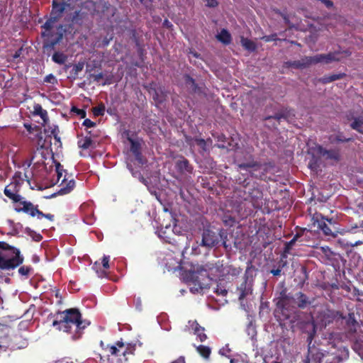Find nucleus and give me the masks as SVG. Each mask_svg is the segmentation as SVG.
Returning a JSON list of instances; mask_svg holds the SVG:
<instances>
[{
  "instance_id": "f257e3e1",
  "label": "nucleus",
  "mask_w": 363,
  "mask_h": 363,
  "mask_svg": "<svg viewBox=\"0 0 363 363\" xmlns=\"http://www.w3.org/2000/svg\"><path fill=\"white\" fill-rule=\"evenodd\" d=\"M293 294L288 293L286 288H283L276 298V306L279 311L283 320H287L291 328L296 327L304 333L309 334L311 341L315 334V325L312 317L308 313L291 308Z\"/></svg>"
},
{
  "instance_id": "f03ea898",
  "label": "nucleus",
  "mask_w": 363,
  "mask_h": 363,
  "mask_svg": "<svg viewBox=\"0 0 363 363\" xmlns=\"http://www.w3.org/2000/svg\"><path fill=\"white\" fill-rule=\"evenodd\" d=\"M240 186L235 191L236 207L240 217L245 218L253 213L254 209H261L263 206V192L256 182L244 179L239 182Z\"/></svg>"
},
{
  "instance_id": "7ed1b4c3",
  "label": "nucleus",
  "mask_w": 363,
  "mask_h": 363,
  "mask_svg": "<svg viewBox=\"0 0 363 363\" xmlns=\"http://www.w3.org/2000/svg\"><path fill=\"white\" fill-rule=\"evenodd\" d=\"M190 280L201 289L206 288L208 284L207 281L213 279V277L223 275V266L219 261L207 262L202 265L193 266L189 272Z\"/></svg>"
},
{
  "instance_id": "20e7f679",
  "label": "nucleus",
  "mask_w": 363,
  "mask_h": 363,
  "mask_svg": "<svg viewBox=\"0 0 363 363\" xmlns=\"http://www.w3.org/2000/svg\"><path fill=\"white\" fill-rule=\"evenodd\" d=\"M89 325V322L82 319V314L77 308H69L58 311L56 319L52 321L54 327L59 325V330L70 333L72 326L79 333Z\"/></svg>"
},
{
  "instance_id": "39448f33",
  "label": "nucleus",
  "mask_w": 363,
  "mask_h": 363,
  "mask_svg": "<svg viewBox=\"0 0 363 363\" xmlns=\"http://www.w3.org/2000/svg\"><path fill=\"white\" fill-rule=\"evenodd\" d=\"M20 191L21 184L17 181H14L5 186L4 193L12 201L14 211L17 213H23L26 203H30V201L26 200L20 194Z\"/></svg>"
},
{
  "instance_id": "423d86ee",
  "label": "nucleus",
  "mask_w": 363,
  "mask_h": 363,
  "mask_svg": "<svg viewBox=\"0 0 363 363\" xmlns=\"http://www.w3.org/2000/svg\"><path fill=\"white\" fill-rule=\"evenodd\" d=\"M111 7V4L104 0H84L81 2L80 9L88 16L102 17Z\"/></svg>"
},
{
  "instance_id": "0eeeda50",
  "label": "nucleus",
  "mask_w": 363,
  "mask_h": 363,
  "mask_svg": "<svg viewBox=\"0 0 363 363\" xmlns=\"http://www.w3.org/2000/svg\"><path fill=\"white\" fill-rule=\"evenodd\" d=\"M315 298L310 297L302 291L296 292L293 294L291 308H295L296 310H304L310 307H314L313 303Z\"/></svg>"
},
{
  "instance_id": "6e6552de",
  "label": "nucleus",
  "mask_w": 363,
  "mask_h": 363,
  "mask_svg": "<svg viewBox=\"0 0 363 363\" xmlns=\"http://www.w3.org/2000/svg\"><path fill=\"white\" fill-rule=\"evenodd\" d=\"M345 55L346 57L351 55V52L349 50L343 51H335L330 52L328 54H319L314 56H311L313 64H318L323 62L325 64H329L333 62H339L342 57L341 55Z\"/></svg>"
},
{
  "instance_id": "1a4fd4ad",
  "label": "nucleus",
  "mask_w": 363,
  "mask_h": 363,
  "mask_svg": "<svg viewBox=\"0 0 363 363\" xmlns=\"http://www.w3.org/2000/svg\"><path fill=\"white\" fill-rule=\"evenodd\" d=\"M9 250L11 251L15 256L10 259H6L4 257L0 255V269L1 270L15 269L23 262V257L21 255L18 249L13 247V249H9Z\"/></svg>"
},
{
  "instance_id": "9d476101",
  "label": "nucleus",
  "mask_w": 363,
  "mask_h": 363,
  "mask_svg": "<svg viewBox=\"0 0 363 363\" xmlns=\"http://www.w3.org/2000/svg\"><path fill=\"white\" fill-rule=\"evenodd\" d=\"M308 334L307 342H308V354L304 359V363H323L324 362L325 353L322 352L314 345L311 346L312 341H310L309 334ZM313 338L311 340H313Z\"/></svg>"
},
{
  "instance_id": "9b49d317",
  "label": "nucleus",
  "mask_w": 363,
  "mask_h": 363,
  "mask_svg": "<svg viewBox=\"0 0 363 363\" xmlns=\"http://www.w3.org/2000/svg\"><path fill=\"white\" fill-rule=\"evenodd\" d=\"M348 357V350L345 348H339L334 352H325L324 363H340L344 359Z\"/></svg>"
},
{
  "instance_id": "f8f14e48",
  "label": "nucleus",
  "mask_w": 363,
  "mask_h": 363,
  "mask_svg": "<svg viewBox=\"0 0 363 363\" xmlns=\"http://www.w3.org/2000/svg\"><path fill=\"white\" fill-rule=\"evenodd\" d=\"M223 237V233H216L211 230H204L202 235L201 245L207 247L217 245Z\"/></svg>"
},
{
  "instance_id": "ddd939ff",
  "label": "nucleus",
  "mask_w": 363,
  "mask_h": 363,
  "mask_svg": "<svg viewBox=\"0 0 363 363\" xmlns=\"http://www.w3.org/2000/svg\"><path fill=\"white\" fill-rule=\"evenodd\" d=\"M312 220L313 225H317V227L323 231L325 235L335 237L336 234L330 226L325 223V216L321 213H315L313 215Z\"/></svg>"
},
{
  "instance_id": "4468645a",
  "label": "nucleus",
  "mask_w": 363,
  "mask_h": 363,
  "mask_svg": "<svg viewBox=\"0 0 363 363\" xmlns=\"http://www.w3.org/2000/svg\"><path fill=\"white\" fill-rule=\"evenodd\" d=\"M23 213L29 215L31 217L37 216L38 219L45 218L49 220L52 221L54 220V216L50 213H44L38 209V205H34L33 203H26L23 208Z\"/></svg>"
},
{
  "instance_id": "2eb2a0df",
  "label": "nucleus",
  "mask_w": 363,
  "mask_h": 363,
  "mask_svg": "<svg viewBox=\"0 0 363 363\" xmlns=\"http://www.w3.org/2000/svg\"><path fill=\"white\" fill-rule=\"evenodd\" d=\"M316 152L326 160H331L335 162L340 160L341 155L339 149L326 150L323 146L318 145L315 147Z\"/></svg>"
},
{
  "instance_id": "dca6fc26",
  "label": "nucleus",
  "mask_w": 363,
  "mask_h": 363,
  "mask_svg": "<svg viewBox=\"0 0 363 363\" xmlns=\"http://www.w3.org/2000/svg\"><path fill=\"white\" fill-rule=\"evenodd\" d=\"M238 167L240 169L247 170L249 171L250 175L252 177L256 178H261V175H258L256 174V172L258 170H260L262 169V164L260 162H258L257 161H254L253 160L251 161H249L247 162H242L238 164Z\"/></svg>"
},
{
  "instance_id": "f3484780",
  "label": "nucleus",
  "mask_w": 363,
  "mask_h": 363,
  "mask_svg": "<svg viewBox=\"0 0 363 363\" xmlns=\"http://www.w3.org/2000/svg\"><path fill=\"white\" fill-rule=\"evenodd\" d=\"M252 280H250L249 276L247 273L243 277V281L238 287V290L240 292L239 299H244L248 294H252Z\"/></svg>"
},
{
  "instance_id": "a211bd4d",
  "label": "nucleus",
  "mask_w": 363,
  "mask_h": 363,
  "mask_svg": "<svg viewBox=\"0 0 363 363\" xmlns=\"http://www.w3.org/2000/svg\"><path fill=\"white\" fill-rule=\"evenodd\" d=\"M320 251L322 253V257L323 258H325V262L326 264H331L333 266H335L337 264V257H339V255L333 252L329 247H321Z\"/></svg>"
},
{
  "instance_id": "6ab92c4d",
  "label": "nucleus",
  "mask_w": 363,
  "mask_h": 363,
  "mask_svg": "<svg viewBox=\"0 0 363 363\" xmlns=\"http://www.w3.org/2000/svg\"><path fill=\"white\" fill-rule=\"evenodd\" d=\"M323 319L322 321L324 324L328 325L335 319H344L342 313L340 311L326 309L322 313Z\"/></svg>"
},
{
  "instance_id": "aec40b11",
  "label": "nucleus",
  "mask_w": 363,
  "mask_h": 363,
  "mask_svg": "<svg viewBox=\"0 0 363 363\" xmlns=\"http://www.w3.org/2000/svg\"><path fill=\"white\" fill-rule=\"evenodd\" d=\"M175 167L177 172L181 174H191L194 169L189 160L183 156H181L180 158L176 162Z\"/></svg>"
},
{
  "instance_id": "412c9836",
  "label": "nucleus",
  "mask_w": 363,
  "mask_h": 363,
  "mask_svg": "<svg viewBox=\"0 0 363 363\" xmlns=\"http://www.w3.org/2000/svg\"><path fill=\"white\" fill-rule=\"evenodd\" d=\"M125 347V343L122 340H118L114 345H107L105 350L108 351V356L121 357L122 356L121 349Z\"/></svg>"
},
{
  "instance_id": "4be33fe9",
  "label": "nucleus",
  "mask_w": 363,
  "mask_h": 363,
  "mask_svg": "<svg viewBox=\"0 0 363 363\" xmlns=\"http://www.w3.org/2000/svg\"><path fill=\"white\" fill-rule=\"evenodd\" d=\"M60 189L57 191L59 195H65L70 193L75 187V181L74 179L68 180L65 177L62 180L60 184Z\"/></svg>"
},
{
  "instance_id": "5701e85b",
  "label": "nucleus",
  "mask_w": 363,
  "mask_h": 363,
  "mask_svg": "<svg viewBox=\"0 0 363 363\" xmlns=\"http://www.w3.org/2000/svg\"><path fill=\"white\" fill-rule=\"evenodd\" d=\"M189 325L201 342H204L207 339V335L204 333V328L201 327L196 320H189Z\"/></svg>"
},
{
  "instance_id": "b1692460",
  "label": "nucleus",
  "mask_w": 363,
  "mask_h": 363,
  "mask_svg": "<svg viewBox=\"0 0 363 363\" xmlns=\"http://www.w3.org/2000/svg\"><path fill=\"white\" fill-rule=\"evenodd\" d=\"M313 64L312 57H304L300 60L289 61L286 62L288 67H291L296 69H302L307 67Z\"/></svg>"
},
{
  "instance_id": "393cba45",
  "label": "nucleus",
  "mask_w": 363,
  "mask_h": 363,
  "mask_svg": "<svg viewBox=\"0 0 363 363\" xmlns=\"http://www.w3.org/2000/svg\"><path fill=\"white\" fill-rule=\"evenodd\" d=\"M88 18V15L84 10L75 11L70 17V20L72 24H77L81 26L84 21Z\"/></svg>"
},
{
  "instance_id": "a878e982",
  "label": "nucleus",
  "mask_w": 363,
  "mask_h": 363,
  "mask_svg": "<svg viewBox=\"0 0 363 363\" xmlns=\"http://www.w3.org/2000/svg\"><path fill=\"white\" fill-rule=\"evenodd\" d=\"M32 113L34 116H39L43 120V123H46L49 121L47 111L43 109L39 104H34Z\"/></svg>"
},
{
  "instance_id": "bb28decb",
  "label": "nucleus",
  "mask_w": 363,
  "mask_h": 363,
  "mask_svg": "<svg viewBox=\"0 0 363 363\" xmlns=\"http://www.w3.org/2000/svg\"><path fill=\"white\" fill-rule=\"evenodd\" d=\"M123 134L126 136L127 140L130 143V151L133 155L138 154V152H140V144L138 142L134 140L130 135V130H125Z\"/></svg>"
},
{
  "instance_id": "cd10ccee",
  "label": "nucleus",
  "mask_w": 363,
  "mask_h": 363,
  "mask_svg": "<svg viewBox=\"0 0 363 363\" xmlns=\"http://www.w3.org/2000/svg\"><path fill=\"white\" fill-rule=\"evenodd\" d=\"M65 10V5L53 1L52 9L50 13L51 16H57V19L61 17L62 13Z\"/></svg>"
},
{
  "instance_id": "c85d7f7f",
  "label": "nucleus",
  "mask_w": 363,
  "mask_h": 363,
  "mask_svg": "<svg viewBox=\"0 0 363 363\" xmlns=\"http://www.w3.org/2000/svg\"><path fill=\"white\" fill-rule=\"evenodd\" d=\"M184 79L186 85L189 86L193 92L198 93L200 91V88L196 83L195 79H193L189 74H184Z\"/></svg>"
},
{
  "instance_id": "c756f323",
  "label": "nucleus",
  "mask_w": 363,
  "mask_h": 363,
  "mask_svg": "<svg viewBox=\"0 0 363 363\" xmlns=\"http://www.w3.org/2000/svg\"><path fill=\"white\" fill-rule=\"evenodd\" d=\"M62 38H63L62 33H58L57 34V36L55 38L51 39L50 40H48L47 42H45L43 48L45 49H46L47 50H54L55 45L57 44H58L61 41Z\"/></svg>"
},
{
  "instance_id": "7c9ffc66",
  "label": "nucleus",
  "mask_w": 363,
  "mask_h": 363,
  "mask_svg": "<svg viewBox=\"0 0 363 363\" xmlns=\"http://www.w3.org/2000/svg\"><path fill=\"white\" fill-rule=\"evenodd\" d=\"M345 77V73L333 74L324 76L323 77L320 79V82H322L323 84H328L335 80L342 79Z\"/></svg>"
},
{
  "instance_id": "2f4dec72",
  "label": "nucleus",
  "mask_w": 363,
  "mask_h": 363,
  "mask_svg": "<svg viewBox=\"0 0 363 363\" xmlns=\"http://www.w3.org/2000/svg\"><path fill=\"white\" fill-rule=\"evenodd\" d=\"M135 345L128 344L125 349L122 351V356L123 357V360L122 359H118L117 363H124L128 361L127 355L135 354Z\"/></svg>"
},
{
  "instance_id": "473e14b6",
  "label": "nucleus",
  "mask_w": 363,
  "mask_h": 363,
  "mask_svg": "<svg viewBox=\"0 0 363 363\" xmlns=\"http://www.w3.org/2000/svg\"><path fill=\"white\" fill-rule=\"evenodd\" d=\"M216 38L225 45H229L232 40L231 35L226 29L221 30L216 35Z\"/></svg>"
},
{
  "instance_id": "72a5a7b5",
  "label": "nucleus",
  "mask_w": 363,
  "mask_h": 363,
  "mask_svg": "<svg viewBox=\"0 0 363 363\" xmlns=\"http://www.w3.org/2000/svg\"><path fill=\"white\" fill-rule=\"evenodd\" d=\"M135 44L138 48L137 52H138V56H139L141 62H133V65L138 67H141L143 66V63L144 62V56L145 55V50L143 46L140 45V43H139L138 40H136Z\"/></svg>"
},
{
  "instance_id": "f704fd0d",
  "label": "nucleus",
  "mask_w": 363,
  "mask_h": 363,
  "mask_svg": "<svg viewBox=\"0 0 363 363\" xmlns=\"http://www.w3.org/2000/svg\"><path fill=\"white\" fill-rule=\"evenodd\" d=\"M240 43L242 46L248 51L253 52L257 48L255 43L248 38L242 37Z\"/></svg>"
},
{
  "instance_id": "c9c22d12",
  "label": "nucleus",
  "mask_w": 363,
  "mask_h": 363,
  "mask_svg": "<svg viewBox=\"0 0 363 363\" xmlns=\"http://www.w3.org/2000/svg\"><path fill=\"white\" fill-rule=\"evenodd\" d=\"M197 352L204 359H208L211 353V350L208 346L206 345H199L196 347Z\"/></svg>"
},
{
  "instance_id": "e433bc0d",
  "label": "nucleus",
  "mask_w": 363,
  "mask_h": 363,
  "mask_svg": "<svg viewBox=\"0 0 363 363\" xmlns=\"http://www.w3.org/2000/svg\"><path fill=\"white\" fill-rule=\"evenodd\" d=\"M57 21V16H51L45 21L44 25L42 26L43 28L45 29V32L42 33L43 36L48 35L46 34L47 31H50L52 28L54 23Z\"/></svg>"
},
{
  "instance_id": "4c0bfd02",
  "label": "nucleus",
  "mask_w": 363,
  "mask_h": 363,
  "mask_svg": "<svg viewBox=\"0 0 363 363\" xmlns=\"http://www.w3.org/2000/svg\"><path fill=\"white\" fill-rule=\"evenodd\" d=\"M53 62L58 65H63L67 60V56L61 52H55L52 57Z\"/></svg>"
},
{
  "instance_id": "58836bf2",
  "label": "nucleus",
  "mask_w": 363,
  "mask_h": 363,
  "mask_svg": "<svg viewBox=\"0 0 363 363\" xmlns=\"http://www.w3.org/2000/svg\"><path fill=\"white\" fill-rule=\"evenodd\" d=\"M93 143V140H91L90 136H85L84 138L78 141V145L80 148L83 150L89 149Z\"/></svg>"
},
{
  "instance_id": "ea45409f",
  "label": "nucleus",
  "mask_w": 363,
  "mask_h": 363,
  "mask_svg": "<svg viewBox=\"0 0 363 363\" xmlns=\"http://www.w3.org/2000/svg\"><path fill=\"white\" fill-rule=\"evenodd\" d=\"M347 325L350 328V330L356 331L357 326L358 325L357 321L355 319L354 314L350 313L347 319Z\"/></svg>"
},
{
  "instance_id": "a19ab883",
  "label": "nucleus",
  "mask_w": 363,
  "mask_h": 363,
  "mask_svg": "<svg viewBox=\"0 0 363 363\" xmlns=\"http://www.w3.org/2000/svg\"><path fill=\"white\" fill-rule=\"evenodd\" d=\"M191 140H194V142L196 143V144L200 147V148L203 150V151H206L208 150L207 148V143L206 141L204 140V139H202V138H191V139H188L186 138V142L191 145Z\"/></svg>"
},
{
  "instance_id": "79ce46f5",
  "label": "nucleus",
  "mask_w": 363,
  "mask_h": 363,
  "mask_svg": "<svg viewBox=\"0 0 363 363\" xmlns=\"http://www.w3.org/2000/svg\"><path fill=\"white\" fill-rule=\"evenodd\" d=\"M106 111L105 105L102 103L92 108L93 114L95 116H103Z\"/></svg>"
},
{
  "instance_id": "37998d69",
  "label": "nucleus",
  "mask_w": 363,
  "mask_h": 363,
  "mask_svg": "<svg viewBox=\"0 0 363 363\" xmlns=\"http://www.w3.org/2000/svg\"><path fill=\"white\" fill-rule=\"evenodd\" d=\"M286 265V261H284L281 259L278 263L277 269H272L270 271V273L272 274L275 277H279L281 275V269Z\"/></svg>"
},
{
  "instance_id": "c03bdc74",
  "label": "nucleus",
  "mask_w": 363,
  "mask_h": 363,
  "mask_svg": "<svg viewBox=\"0 0 363 363\" xmlns=\"http://www.w3.org/2000/svg\"><path fill=\"white\" fill-rule=\"evenodd\" d=\"M330 142L332 143H345V142L352 141V138H345L342 135V133H339L337 135H335L334 138L333 137H330Z\"/></svg>"
},
{
  "instance_id": "a18cd8bd",
  "label": "nucleus",
  "mask_w": 363,
  "mask_h": 363,
  "mask_svg": "<svg viewBox=\"0 0 363 363\" xmlns=\"http://www.w3.org/2000/svg\"><path fill=\"white\" fill-rule=\"evenodd\" d=\"M281 111L282 112V115H284L283 119L284 120H288L295 116L294 111L289 107H283Z\"/></svg>"
},
{
  "instance_id": "49530a36",
  "label": "nucleus",
  "mask_w": 363,
  "mask_h": 363,
  "mask_svg": "<svg viewBox=\"0 0 363 363\" xmlns=\"http://www.w3.org/2000/svg\"><path fill=\"white\" fill-rule=\"evenodd\" d=\"M298 240V235H295L294 238L289 242H286L284 245V252H289L291 249L292 246L295 244L296 241Z\"/></svg>"
},
{
  "instance_id": "de8ad7c7",
  "label": "nucleus",
  "mask_w": 363,
  "mask_h": 363,
  "mask_svg": "<svg viewBox=\"0 0 363 363\" xmlns=\"http://www.w3.org/2000/svg\"><path fill=\"white\" fill-rule=\"evenodd\" d=\"M100 264L98 262H96L92 268L96 271V274H98L99 277H105L107 275V273L105 270H101L99 269Z\"/></svg>"
},
{
  "instance_id": "09e8293b",
  "label": "nucleus",
  "mask_w": 363,
  "mask_h": 363,
  "mask_svg": "<svg viewBox=\"0 0 363 363\" xmlns=\"http://www.w3.org/2000/svg\"><path fill=\"white\" fill-rule=\"evenodd\" d=\"M223 222L225 225L232 227L235 223V219L231 216L225 215L223 218Z\"/></svg>"
},
{
  "instance_id": "8fccbe9b",
  "label": "nucleus",
  "mask_w": 363,
  "mask_h": 363,
  "mask_svg": "<svg viewBox=\"0 0 363 363\" xmlns=\"http://www.w3.org/2000/svg\"><path fill=\"white\" fill-rule=\"evenodd\" d=\"M350 127L353 129L357 130V132L363 134V125L358 122L355 118L354 119V121L350 124Z\"/></svg>"
},
{
  "instance_id": "3c124183",
  "label": "nucleus",
  "mask_w": 363,
  "mask_h": 363,
  "mask_svg": "<svg viewBox=\"0 0 363 363\" xmlns=\"http://www.w3.org/2000/svg\"><path fill=\"white\" fill-rule=\"evenodd\" d=\"M283 117H284V115H282V112L280 110L279 112H277V113H275L274 116H265L263 120L264 121H269L270 119H275L277 120L278 122L280 121L281 119H283Z\"/></svg>"
},
{
  "instance_id": "603ef678",
  "label": "nucleus",
  "mask_w": 363,
  "mask_h": 363,
  "mask_svg": "<svg viewBox=\"0 0 363 363\" xmlns=\"http://www.w3.org/2000/svg\"><path fill=\"white\" fill-rule=\"evenodd\" d=\"M218 295L225 296L228 294V291L225 286H222L221 284H217L216 288L214 291Z\"/></svg>"
},
{
  "instance_id": "864d4df0",
  "label": "nucleus",
  "mask_w": 363,
  "mask_h": 363,
  "mask_svg": "<svg viewBox=\"0 0 363 363\" xmlns=\"http://www.w3.org/2000/svg\"><path fill=\"white\" fill-rule=\"evenodd\" d=\"M72 113H77L81 118H84L86 116V112L84 109L78 108L76 106H72L71 108Z\"/></svg>"
},
{
  "instance_id": "5fc2aeb1",
  "label": "nucleus",
  "mask_w": 363,
  "mask_h": 363,
  "mask_svg": "<svg viewBox=\"0 0 363 363\" xmlns=\"http://www.w3.org/2000/svg\"><path fill=\"white\" fill-rule=\"evenodd\" d=\"M31 269L30 267L22 266L18 269V273L22 276L28 277Z\"/></svg>"
},
{
  "instance_id": "6e6d98bb",
  "label": "nucleus",
  "mask_w": 363,
  "mask_h": 363,
  "mask_svg": "<svg viewBox=\"0 0 363 363\" xmlns=\"http://www.w3.org/2000/svg\"><path fill=\"white\" fill-rule=\"evenodd\" d=\"M84 68V63L79 62L73 66L72 72L75 75H77Z\"/></svg>"
},
{
  "instance_id": "4d7b16f0",
  "label": "nucleus",
  "mask_w": 363,
  "mask_h": 363,
  "mask_svg": "<svg viewBox=\"0 0 363 363\" xmlns=\"http://www.w3.org/2000/svg\"><path fill=\"white\" fill-rule=\"evenodd\" d=\"M57 81L55 76L53 75L52 74H50L44 78V82H46V83H50V84H54L57 83Z\"/></svg>"
},
{
  "instance_id": "13d9d810",
  "label": "nucleus",
  "mask_w": 363,
  "mask_h": 363,
  "mask_svg": "<svg viewBox=\"0 0 363 363\" xmlns=\"http://www.w3.org/2000/svg\"><path fill=\"white\" fill-rule=\"evenodd\" d=\"M55 167H56V172H57V182H59L60 179L62 176V172H63L64 169H62V166L59 162H57L56 164Z\"/></svg>"
},
{
  "instance_id": "bf43d9fd",
  "label": "nucleus",
  "mask_w": 363,
  "mask_h": 363,
  "mask_svg": "<svg viewBox=\"0 0 363 363\" xmlns=\"http://www.w3.org/2000/svg\"><path fill=\"white\" fill-rule=\"evenodd\" d=\"M109 259H110V257L109 256H107V255H104L103 258H102V265H103V267L106 269H108L109 268Z\"/></svg>"
},
{
  "instance_id": "052dcab7",
  "label": "nucleus",
  "mask_w": 363,
  "mask_h": 363,
  "mask_svg": "<svg viewBox=\"0 0 363 363\" xmlns=\"http://www.w3.org/2000/svg\"><path fill=\"white\" fill-rule=\"evenodd\" d=\"M82 125L86 126V128H92V127H95L96 126V123L93 122L92 121H91L89 118H86L84 121Z\"/></svg>"
},
{
  "instance_id": "680f3d73",
  "label": "nucleus",
  "mask_w": 363,
  "mask_h": 363,
  "mask_svg": "<svg viewBox=\"0 0 363 363\" xmlns=\"http://www.w3.org/2000/svg\"><path fill=\"white\" fill-rule=\"evenodd\" d=\"M206 2V6L210 8L216 7L218 5L217 0H204Z\"/></svg>"
},
{
  "instance_id": "e2e57ef3",
  "label": "nucleus",
  "mask_w": 363,
  "mask_h": 363,
  "mask_svg": "<svg viewBox=\"0 0 363 363\" xmlns=\"http://www.w3.org/2000/svg\"><path fill=\"white\" fill-rule=\"evenodd\" d=\"M91 77L94 78V80L95 82H99L101 79L104 78V74L102 72H100L97 74H91Z\"/></svg>"
},
{
  "instance_id": "0e129e2a",
  "label": "nucleus",
  "mask_w": 363,
  "mask_h": 363,
  "mask_svg": "<svg viewBox=\"0 0 363 363\" xmlns=\"http://www.w3.org/2000/svg\"><path fill=\"white\" fill-rule=\"evenodd\" d=\"M263 39L266 41V42H269V41H272V40H277V34H272V35H266L263 38Z\"/></svg>"
},
{
  "instance_id": "69168bd1",
  "label": "nucleus",
  "mask_w": 363,
  "mask_h": 363,
  "mask_svg": "<svg viewBox=\"0 0 363 363\" xmlns=\"http://www.w3.org/2000/svg\"><path fill=\"white\" fill-rule=\"evenodd\" d=\"M320 1L324 4L325 6L328 9L332 8L333 6V2L330 0H320Z\"/></svg>"
},
{
  "instance_id": "338daca9",
  "label": "nucleus",
  "mask_w": 363,
  "mask_h": 363,
  "mask_svg": "<svg viewBox=\"0 0 363 363\" xmlns=\"http://www.w3.org/2000/svg\"><path fill=\"white\" fill-rule=\"evenodd\" d=\"M135 157V160L140 164H144V161L143 160V156H142V153L141 152H138V155L136 153L135 155H133Z\"/></svg>"
},
{
  "instance_id": "774afa93",
  "label": "nucleus",
  "mask_w": 363,
  "mask_h": 363,
  "mask_svg": "<svg viewBox=\"0 0 363 363\" xmlns=\"http://www.w3.org/2000/svg\"><path fill=\"white\" fill-rule=\"evenodd\" d=\"M171 363H186L185 357L184 356H180L179 358L172 361Z\"/></svg>"
}]
</instances>
